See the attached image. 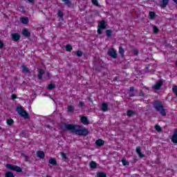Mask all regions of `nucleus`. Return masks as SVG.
I'll return each instance as SVG.
<instances>
[{
	"label": "nucleus",
	"instance_id": "nucleus-1",
	"mask_svg": "<svg viewBox=\"0 0 177 177\" xmlns=\"http://www.w3.org/2000/svg\"><path fill=\"white\" fill-rule=\"evenodd\" d=\"M65 128L67 131H71L72 133L79 135V136H86L89 134V131H88V129L85 128L84 126L65 124Z\"/></svg>",
	"mask_w": 177,
	"mask_h": 177
},
{
	"label": "nucleus",
	"instance_id": "nucleus-2",
	"mask_svg": "<svg viewBox=\"0 0 177 177\" xmlns=\"http://www.w3.org/2000/svg\"><path fill=\"white\" fill-rule=\"evenodd\" d=\"M153 107L156 111H158L162 117H165L167 115V112L165 111V108L164 105H162V102L160 101H156L153 103Z\"/></svg>",
	"mask_w": 177,
	"mask_h": 177
},
{
	"label": "nucleus",
	"instance_id": "nucleus-3",
	"mask_svg": "<svg viewBox=\"0 0 177 177\" xmlns=\"http://www.w3.org/2000/svg\"><path fill=\"white\" fill-rule=\"evenodd\" d=\"M17 112L19 115H21V117H23V118H25V120H27V118H29L28 113H27V111L23 109V106H17Z\"/></svg>",
	"mask_w": 177,
	"mask_h": 177
},
{
	"label": "nucleus",
	"instance_id": "nucleus-4",
	"mask_svg": "<svg viewBox=\"0 0 177 177\" xmlns=\"http://www.w3.org/2000/svg\"><path fill=\"white\" fill-rule=\"evenodd\" d=\"M6 168L8 169H10L11 171H15L16 172H21L22 169L21 167L17 166V165H6Z\"/></svg>",
	"mask_w": 177,
	"mask_h": 177
},
{
	"label": "nucleus",
	"instance_id": "nucleus-5",
	"mask_svg": "<svg viewBox=\"0 0 177 177\" xmlns=\"http://www.w3.org/2000/svg\"><path fill=\"white\" fill-rule=\"evenodd\" d=\"M162 80H158L156 82L154 85L152 86V88L155 91H160V89H161V87L162 86Z\"/></svg>",
	"mask_w": 177,
	"mask_h": 177
},
{
	"label": "nucleus",
	"instance_id": "nucleus-6",
	"mask_svg": "<svg viewBox=\"0 0 177 177\" xmlns=\"http://www.w3.org/2000/svg\"><path fill=\"white\" fill-rule=\"evenodd\" d=\"M108 55L111 56V57H113V59H117V53L114 48L109 49L108 51Z\"/></svg>",
	"mask_w": 177,
	"mask_h": 177
},
{
	"label": "nucleus",
	"instance_id": "nucleus-7",
	"mask_svg": "<svg viewBox=\"0 0 177 177\" xmlns=\"http://www.w3.org/2000/svg\"><path fill=\"white\" fill-rule=\"evenodd\" d=\"M169 3V0H161L160 2V8H167V6Z\"/></svg>",
	"mask_w": 177,
	"mask_h": 177
},
{
	"label": "nucleus",
	"instance_id": "nucleus-8",
	"mask_svg": "<svg viewBox=\"0 0 177 177\" xmlns=\"http://www.w3.org/2000/svg\"><path fill=\"white\" fill-rule=\"evenodd\" d=\"M80 121L84 124V125H88V124H89V120H88V118H86V116H82Z\"/></svg>",
	"mask_w": 177,
	"mask_h": 177
},
{
	"label": "nucleus",
	"instance_id": "nucleus-9",
	"mask_svg": "<svg viewBox=\"0 0 177 177\" xmlns=\"http://www.w3.org/2000/svg\"><path fill=\"white\" fill-rule=\"evenodd\" d=\"M98 28H102V30L106 29V21L102 20L99 22Z\"/></svg>",
	"mask_w": 177,
	"mask_h": 177
},
{
	"label": "nucleus",
	"instance_id": "nucleus-10",
	"mask_svg": "<svg viewBox=\"0 0 177 177\" xmlns=\"http://www.w3.org/2000/svg\"><path fill=\"white\" fill-rule=\"evenodd\" d=\"M171 139L173 143H177V130L174 131Z\"/></svg>",
	"mask_w": 177,
	"mask_h": 177
},
{
	"label": "nucleus",
	"instance_id": "nucleus-11",
	"mask_svg": "<svg viewBox=\"0 0 177 177\" xmlns=\"http://www.w3.org/2000/svg\"><path fill=\"white\" fill-rule=\"evenodd\" d=\"M22 35H24V37H26V38H28V37H31V33L27 29H24L22 31Z\"/></svg>",
	"mask_w": 177,
	"mask_h": 177
},
{
	"label": "nucleus",
	"instance_id": "nucleus-12",
	"mask_svg": "<svg viewBox=\"0 0 177 177\" xmlns=\"http://www.w3.org/2000/svg\"><path fill=\"white\" fill-rule=\"evenodd\" d=\"M12 39L14 41H19V39H20V34L19 33H13L12 35Z\"/></svg>",
	"mask_w": 177,
	"mask_h": 177
},
{
	"label": "nucleus",
	"instance_id": "nucleus-13",
	"mask_svg": "<svg viewBox=\"0 0 177 177\" xmlns=\"http://www.w3.org/2000/svg\"><path fill=\"white\" fill-rule=\"evenodd\" d=\"M136 153L138 154L139 157L142 158L145 157V154L142 153L140 147H137L136 149Z\"/></svg>",
	"mask_w": 177,
	"mask_h": 177
},
{
	"label": "nucleus",
	"instance_id": "nucleus-14",
	"mask_svg": "<svg viewBox=\"0 0 177 177\" xmlns=\"http://www.w3.org/2000/svg\"><path fill=\"white\" fill-rule=\"evenodd\" d=\"M37 156L39 157V158H45V153L42 151H38L37 152Z\"/></svg>",
	"mask_w": 177,
	"mask_h": 177
},
{
	"label": "nucleus",
	"instance_id": "nucleus-15",
	"mask_svg": "<svg viewBox=\"0 0 177 177\" xmlns=\"http://www.w3.org/2000/svg\"><path fill=\"white\" fill-rule=\"evenodd\" d=\"M20 21L22 24H28V17H21L20 18Z\"/></svg>",
	"mask_w": 177,
	"mask_h": 177
},
{
	"label": "nucleus",
	"instance_id": "nucleus-16",
	"mask_svg": "<svg viewBox=\"0 0 177 177\" xmlns=\"http://www.w3.org/2000/svg\"><path fill=\"white\" fill-rule=\"evenodd\" d=\"M102 110L103 111H109V105L107 104V103H102Z\"/></svg>",
	"mask_w": 177,
	"mask_h": 177
},
{
	"label": "nucleus",
	"instance_id": "nucleus-17",
	"mask_svg": "<svg viewBox=\"0 0 177 177\" xmlns=\"http://www.w3.org/2000/svg\"><path fill=\"white\" fill-rule=\"evenodd\" d=\"M95 145L97 146H103L104 145V141L103 140L99 139L95 141Z\"/></svg>",
	"mask_w": 177,
	"mask_h": 177
},
{
	"label": "nucleus",
	"instance_id": "nucleus-18",
	"mask_svg": "<svg viewBox=\"0 0 177 177\" xmlns=\"http://www.w3.org/2000/svg\"><path fill=\"white\" fill-rule=\"evenodd\" d=\"M90 168H92L93 169H95V168H97V164L95 161H91L90 162Z\"/></svg>",
	"mask_w": 177,
	"mask_h": 177
},
{
	"label": "nucleus",
	"instance_id": "nucleus-19",
	"mask_svg": "<svg viewBox=\"0 0 177 177\" xmlns=\"http://www.w3.org/2000/svg\"><path fill=\"white\" fill-rule=\"evenodd\" d=\"M48 162L49 164H51V165H57V162L53 158H50Z\"/></svg>",
	"mask_w": 177,
	"mask_h": 177
},
{
	"label": "nucleus",
	"instance_id": "nucleus-20",
	"mask_svg": "<svg viewBox=\"0 0 177 177\" xmlns=\"http://www.w3.org/2000/svg\"><path fill=\"white\" fill-rule=\"evenodd\" d=\"M21 68H22V71H24V73L30 74V70H28V68H27V66H26L25 65H22Z\"/></svg>",
	"mask_w": 177,
	"mask_h": 177
},
{
	"label": "nucleus",
	"instance_id": "nucleus-21",
	"mask_svg": "<svg viewBox=\"0 0 177 177\" xmlns=\"http://www.w3.org/2000/svg\"><path fill=\"white\" fill-rule=\"evenodd\" d=\"M149 17L151 20L156 19V13L154 12H149Z\"/></svg>",
	"mask_w": 177,
	"mask_h": 177
},
{
	"label": "nucleus",
	"instance_id": "nucleus-22",
	"mask_svg": "<svg viewBox=\"0 0 177 177\" xmlns=\"http://www.w3.org/2000/svg\"><path fill=\"white\" fill-rule=\"evenodd\" d=\"M97 177H107V175L104 172H98L97 174Z\"/></svg>",
	"mask_w": 177,
	"mask_h": 177
},
{
	"label": "nucleus",
	"instance_id": "nucleus-23",
	"mask_svg": "<svg viewBox=\"0 0 177 177\" xmlns=\"http://www.w3.org/2000/svg\"><path fill=\"white\" fill-rule=\"evenodd\" d=\"M75 55H76L78 57H82V55H84V53L81 50H77L75 52Z\"/></svg>",
	"mask_w": 177,
	"mask_h": 177
},
{
	"label": "nucleus",
	"instance_id": "nucleus-24",
	"mask_svg": "<svg viewBox=\"0 0 177 177\" xmlns=\"http://www.w3.org/2000/svg\"><path fill=\"white\" fill-rule=\"evenodd\" d=\"M6 123L8 125H13V124H15V121L13 120V119H7Z\"/></svg>",
	"mask_w": 177,
	"mask_h": 177
},
{
	"label": "nucleus",
	"instance_id": "nucleus-25",
	"mask_svg": "<svg viewBox=\"0 0 177 177\" xmlns=\"http://www.w3.org/2000/svg\"><path fill=\"white\" fill-rule=\"evenodd\" d=\"M119 53L122 56H124V53H125V50L123 49V48L122 46L119 47Z\"/></svg>",
	"mask_w": 177,
	"mask_h": 177
},
{
	"label": "nucleus",
	"instance_id": "nucleus-26",
	"mask_svg": "<svg viewBox=\"0 0 177 177\" xmlns=\"http://www.w3.org/2000/svg\"><path fill=\"white\" fill-rule=\"evenodd\" d=\"M54 88H55V85L53 84H50L48 85L47 89L52 91V89H54Z\"/></svg>",
	"mask_w": 177,
	"mask_h": 177
},
{
	"label": "nucleus",
	"instance_id": "nucleus-27",
	"mask_svg": "<svg viewBox=\"0 0 177 177\" xmlns=\"http://www.w3.org/2000/svg\"><path fill=\"white\" fill-rule=\"evenodd\" d=\"M66 50L67 52H71V50H73V46H71V45H66Z\"/></svg>",
	"mask_w": 177,
	"mask_h": 177
},
{
	"label": "nucleus",
	"instance_id": "nucleus-28",
	"mask_svg": "<svg viewBox=\"0 0 177 177\" xmlns=\"http://www.w3.org/2000/svg\"><path fill=\"white\" fill-rule=\"evenodd\" d=\"M127 114L129 117H131V115H134L135 112L132 110H129Z\"/></svg>",
	"mask_w": 177,
	"mask_h": 177
},
{
	"label": "nucleus",
	"instance_id": "nucleus-29",
	"mask_svg": "<svg viewBox=\"0 0 177 177\" xmlns=\"http://www.w3.org/2000/svg\"><path fill=\"white\" fill-rule=\"evenodd\" d=\"M106 34L108 37H111L112 34H113V30H106Z\"/></svg>",
	"mask_w": 177,
	"mask_h": 177
},
{
	"label": "nucleus",
	"instance_id": "nucleus-30",
	"mask_svg": "<svg viewBox=\"0 0 177 177\" xmlns=\"http://www.w3.org/2000/svg\"><path fill=\"white\" fill-rule=\"evenodd\" d=\"M6 177H15V175L11 171H8L6 173Z\"/></svg>",
	"mask_w": 177,
	"mask_h": 177
},
{
	"label": "nucleus",
	"instance_id": "nucleus-31",
	"mask_svg": "<svg viewBox=\"0 0 177 177\" xmlns=\"http://www.w3.org/2000/svg\"><path fill=\"white\" fill-rule=\"evenodd\" d=\"M68 111L69 113H73V111H74V106H68Z\"/></svg>",
	"mask_w": 177,
	"mask_h": 177
},
{
	"label": "nucleus",
	"instance_id": "nucleus-32",
	"mask_svg": "<svg viewBox=\"0 0 177 177\" xmlns=\"http://www.w3.org/2000/svg\"><path fill=\"white\" fill-rule=\"evenodd\" d=\"M62 2H64L65 5H67L68 6H70V5H71L70 0H62Z\"/></svg>",
	"mask_w": 177,
	"mask_h": 177
},
{
	"label": "nucleus",
	"instance_id": "nucleus-33",
	"mask_svg": "<svg viewBox=\"0 0 177 177\" xmlns=\"http://www.w3.org/2000/svg\"><path fill=\"white\" fill-rule=\"evenodd\" d=\"M155 129H156L158 132H161V127H160V125L158 124H156L155 126Z\"/></svg>",
	"mask_w": 177,
	"mask_h": 177
},
{
	"label": "nucleus",
	"instance_id": "nucleus-34",
	"mask_svg": "<svg viewBox=\"0 0 177 177\" xmlns=\"http://www.w3.org/2000/svg\"><path fill=\"white\" fill-rule=\"evenodd\" d=\"M91 2L93 5H95V6H99V3L97 2V0H91Z\"/></svg>",
	"mask_w": 177,
	"mask_h": 177
},
{
	"label": "nucleus",
	"instance_id": "nucleus-35",
	"mask_svg": "<svg viewBox=\"0 0 177 177\" xmlns=\"http://www.w3.org/2000/svg\"><path fill=\"white\" fill-rule=\"evenodd\" d=\"M57 15H58V17H60V19L63 20V12L59 10Z\"/></svg>",
	"mask_w": 177,
	"mask_h": 177
},
{
	"label": "nucleus",
	"instance_id": "nucleus-36",
	"mask_svg": "<svg viewBox=\"0 0 177 177\" xmlns=\"http://www.w3.org/2000/svg\"><path fill=\"white\" fill-rule=\"evenodd\" d=\"M122 162L123 165H129V162H128V161H127L125 159H122Z\"/></svg>",
	"mask_w": 177,
	"mask_h": 177
},
{
	"label": "nucleus",
	"instance_id": "nucleus-37",
	"mask_svg": "<svg viewBox=\"0 0 177 177\" xmlns=\"http://www.w3.org/2000/svg\"><path fill=\"white\" fill-rule=\"evenodd\" d=\"M61 156L62 158H64V160H67V156L66 155V153H64V152H61Z\"/></svg>",
	"mask_w": 177,
	"mask_h": 177
},
{
	"label": "nucleus",
	"instance_id": "nucleus-38",
	"mask_svg": "<svg viewBox=\"0 0 177 177\" xmlns=\"http://www.w3.org/2000/svg\"><path fill=\"white\" fill-rule=\"evenodd\" d=\"M158 31H159L158 28H157V26H153V32H155V34H157Z\"/></svg>",
	"mask_w": 177,
	"mask_h": 177
},
{
	"label": "nucleus",
	"instance_id": "nucleus-39",
	"mask_svg": "<svg viewBox=\"0 0 177 177\" xmlns=\"http://www.w3.org/2000/svg\"><path fill=\"white\" fill-rule=\"evenodd\" d=\"M133 52L136 56H138V55H139V51L137 49H133Z\"/></svg>",
	"mask_w": 177,
	"mask_h": 177
},
{
	"label": "nucleus",
	"instance_id": "nucleus-40",
	"mask_svg": "<svg viewBox=\"0 0 177 177\" xmlns=\"http://www.w3.org/2000/svg\"><path fill=\"white\" fill-rule=\"evenodd\" d=\"M102 28H98L97 32V34H99L100 35H102Z\"/></svg>",
	"mask_w": 177,
	"mask_h": 177
},
{
	"label": "nucleus",
	"instance_id": "nucleus-41",
	"mask_svg": "<svg viewBox=\"0 0 177 177\" xmlns=\"http://www.w3.org/2000/svg\"><path fill=\"white\" fill-rule=\"evenodd\" d=\"M45 73V71H44V70L42 69H40L39 71V74L41 75H44V74Z\"/></svg>",
	"mask_w": 177,
	"mask_h": 177
},
{
	"label": "nucleus",
	"instance_id": "nucleus-42",
	"mask_svg": "<svg viewBox=\"0 0 177 177\" xmlns=\"http://www.w3.org/2000/svg\"><path fill=\"white\" fill-rule=\"evenodd\" d=\"M16 97H17V95H16V94H12V95H11V99H12V100H15V99H16Z\"/></svg>",
	"mask_w": 177,
	"mask_h": 177
},
{
	"label": "nucleus",
	"instance_id": "nucleus-43",
	"mask_svg": "<svg viewBox=\"0 0 177 177\" xmlns=\"http://www.w3.org/2000/svg\"><path fill=\"white\" fill-rule=\"evenodd\" d=\"M22 157H24L26 161H28V157H27V156H26L25 154H21Z\"/></svg>",
	"mask_w": 177,
	"mask_h": 177
},
{
	"label": "nucleus",
	"instance_id": "nucleus-44",
	"mask_svg": "<svg viewBox=\"0 0 177 177\" xmlns=\"http://www.w3.org/2000/svg\"><path fill=\"white\" fill-rule=\"evenodd\" d=\"M129 96H130V97H133V96H136V95H135V93H133L131 91V92H130V93H129Z\"/></svg>",
	"mask_w": 177,
	"mask_h": 177
},
{
	"label": "nucleus",
	"instance_id": "nucleus-45",
	"mask_svg": "<svg viewBox=\"0 0 177 177\" xmlns=\"http://www.w3.org/2000/svg\"><path fill=\"white\" fill-rule=\"evenodd\" d=\"M3 48V42L0 41V49H2Z\"/></svg>",
	"mask_w": 177,
	"mask_h": 177
},
{
	"label": "nucleus",
	"instance_id": "nucleus-46",
	"mask_svg": "<svg viewBox=\"0 0 177 177\" xmlns=\"http://www.w3.org/2000/svg\"><path fill=\"white\" fill-rule=\"evenodd\" d=\"M37 77H38V78H39V80H42V75H41V74H38L37 75Z\"/></svg>",
	"mask_w": 177,
	"mask_h": 177
},
{
	"label": "nucleus",
	"instance_id": "nucleus-47",
	"mask_svg": "<svg viewBox=\"0 0 177 177\" xmlns=\"http://www.w3.org/2000/svg\"><path fill=\"white\" fill-rule=\"evenodd\" d=\"M84 102H80V104H79V106H80V107H82L83 106H84Z\"/></svg>",
	"mask_w": 177,
	"mask_h": 177
},
{
	"label": "nucleus",
	"instance_id": "nucleus-48",
	"mask_svg": "<svg viewBox=\"0 0 177 177\" xmlns=\"http://www.w3.org/2000/svg\"><path fill=\"white\" fill-rule=\"evenodd\" d=\"M140 96H145V93H143L142 91H140Z\"/></svg>",
	"mask_w": 177,
	"mask_h": 177
},
{
	"label": "nucleus",
	"instance_id": "nucleus-49",
	"mask_svg": "<svg viewBox=\"0 0 177 177\" xmlns=\"http://www.w3.org/2000/svg\"><path fill=\"white\" fill-rule=\"evenodd\" d=\"M133 91H135V88L134 87H130V92H133Z\"/></svg>",
	"mask_w": 177,
	"mask_h": 177
},
{
	"label": "nucleus",
	"instance_id": "nucleus-50",
	"mask_svg": "<svg viewBox=\"0 0 177 177\" xmlns=\"http://www.w3.org/2000/svg\"><path fill=\"white\" fill-rule=\"evenodd\" d=\"M28 2H30V3H32V2H34V0H28Z\"/></svg>",
	"mask_w": 177,
	"mask_h": 177
},
{
	"label": "nucleus",
	"instance_id": "nucleus-51",
	"mask_svg": "<svg viewBox=\"0 0 177 177\" xmlns=\"http://www.w3.org/2000/svg\"><path fill=\"white\" fill-rule=\"evenodd\" d=\"M175 3H177V0H173Z\"/></svg>",
	"mask_w": 177,
	"mask_h": 177
},
{
	"label": "nucleus",
	"instance_id": "nucleus-52",
	"mask_svg": "<svg viewBox=\"0 0 177 177\" xmlns=\"http://www.w3.org/2000/svg\"><path fill=\"white\" fill-rule=\"evenodd\" d=\"M47 75L49 77V73H47Z\"/></svg>",
	"mask_w": 177,
	"mask_h": 177
},
{
	"label": "nucleus",
	"instance_id": "nucleus-53",
	"mask_svg": "<svg viewBox=\"0 0 177 177\" xmlns=\"http://www.w3.org/2000/svg\"><path fill=\"white\" fill-rule=\"evenodd\" d=\"M136 93H138V91H136Z\"/></svg>",
	"mask_w": 177,
	"mask_h": 177
}]
</instances>
